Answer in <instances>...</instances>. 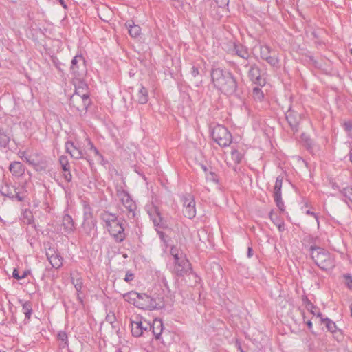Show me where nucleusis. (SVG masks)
<instances>
[{
  "instance_id": "nucleus-12",
  "label": "nucleus",
  "mask_w": 352,
  "mask_h": 352,
  "mask_svg": "<svg viewBox=\"0 0 352 352\" xmlns=\"http://www.w3.org/2000/svg\"><path fill=\"white\" fill-rule=\"evenodd\" d=\"M70 70L72 75L76 79H80L82 77L86 69L85 59L81 54H77L72 58Z\"/></svg>"
},
{
  "instance_id": "nucleus-29",
  "label": "nucleus",
  "mask_w": 352,
  "mask_h": 352,
  "mask_svg": "<svg viewBox=\"0 0 352 352\" xmlns=\"http://www.w3.org/2000/svg\"><path fill=\"white\" fill-rule=\"evenodd\" d=\"M273 52L272 49L267 44L261 45L260 46V56L262 59L269 56Z\"/></svg>"
},
{
  "instance_id": "nucleus-62",
  "label": "nucleus",
  "mask_w": 352,
  "mask_h": 352,
  "mask_svg": "<svg viewBox=\"0 0 352 352\" xmlns=\"http://www.w3.org/2000/svg\"><path fill=\"white\" fill-rule=\"evenodd\" d=\"M349 159H350L351 162L352 163V148H351L350 152H349Z\"/></svg>"
},
{
  "instance_id": "nucleus-10",
  "label": "nucleus",
  "mask_w": 352,
  "mask_h": 352,
  "mask_svg": "<svg viewBox=\"0 0 352 352\" xmlns=\"http://www.w3.org/2000/svg\"><path fill=\"white\" fill-rule=\"evenodd\" d=\"M181 201L183 206L184 215L189 219H192L195 217L196 208L194 196L191 194L182 195L181 196Z\"/></svg>"
},
{
  "instance_id": "nucleus-24",
  "label": "nucleus",
  "mask_w": 352,
  "mask_h": 352,
  "mask_svg": "<svg viewBox=\"0 0 352 352\" xmlns=\"http://www.w3.org/2000/svg\"><path fill=\"white\" fill-rule=\"evenodd\" d=\"M9 170L14 176L20 177L23 174L25 168L20 162H14L10 164Z\"/></svg>"
},
{
  "instance_id": "nucleus-45",
  "label": "nucleus",
  "mask_w": 352,
  "mask_h": 352,
  "mask_svg": "<svg viewBox=\"0 0 352 352\" xmlns=\"http://www.w3.org/2000/svg\"><path fill=\"white\" fill-rule=\"evenodd\" d=\"M6 196H8L12 199H16L17 201H21L23 200V197H21L19 193L15 192V195H13L12 193H7V194H4Z\"/></svg>"
},
{
  "instance_id": "nucleus-4",
  "label": "nucleus",
  "mask_w": 352,
  "mask_h": 352,
  "mask_svg": "<svg viewBox=\"0 0 352 352\" xmlns=\"http://www.w3.org/2000/svg\"><path fill=\"white\" fill-rule=\"evenodd\" d=\"M83 207L82 222L80 232L92 239L98 236L97 220L94 217L93 210L86 201H82Z\"/></svg>"
},
{
  "instance_id": "nucleus-20",
  "label": "nucleus",
  "mask_w": 352,
  "mask_h": 352,
  "mask_svg": "<svg viewBox=\"0 0 352 352\" xmlns=\"http://www.w3.org/2000/svg\"><path fill=\"white\" fill-rule=\"evenodd\" d=\"M148 215L150 217L151 220H152L154 226L156 228H162L163 227V221L161 217L160 213L159 212L157 208L155 207L151 208L148 211Z\"/></svg>"
},
{
  "instance_id": "nucleus-52",
  "label": "nucleus",
  "mask_w": 352,
  "mask_h": 352,
  "mask_svg": "<svg viewBox=\"0 0 352 352\" xmlns=\"http://www.w3.org/2000/svg\"><path fill=\"white\" fill-rule=\"evenodd\" d=\"M74 287L78 292H81L82 288V282L80 280L78 279L76 280V283L74 284Z\"/></svg>"
},
{
  "instance_id": "nucleus-55",
  "label": "nucleus",
  "mask_w": 352,
  "mask_h": 352,
  "mask_svg": "<svg viewBox=\"0 0 352 352\" xmlns=\"http://www.w3.org/2000/svg\"><path fill=\"white\" fill-rule=\"evenodd\" d=\"M278 228V230L280 232H283L285 230V225L283 221H281L277 226H276Z\"/></svg>"
},
{
  "instance_id": "nucleus-63",
  "label": "nucleus",
  "mask_w": 352,
  "mask_h": 352,
  "mask_svg": "<svg viewBox=\"0 0 352 352\" xmlns=\"http://www.w3.org/2000/svg\"><path fill=\"white\" fill-rule=\"evenodd\" d=\"M345 126H346V129L347 130H349V129H351V125H350V124H345Z\"/></svg>"
},
{
  "instance_id": "nucleus-35",
  "label": "nucleus",
  "mask_w": 352,
  "mask_h": 352,
  "mask_svg": "<svg viewBox=\"0 0 352 352\" xmlns=\"http://www.w3.org/2000/svg\"><path fill=\"white\" fill-rule=\"evenodd\" d=\"M232 160L236 164L241 163L243 159V154L236 149H232L231 152Z\"/></svg>"
},
{
  "instance_id": "nucleus-60",
  "label": "nucleus",
  "mask_w": 352,
  "mask_h": 352,
  "mask_svg": "<svg viewBox=\"0 0 352 352\" xmlns=\"http://www.w3.org/2000/svg\"><path fill=\"white\" fill-rule=\"evenodd\" d=\"M252 255H253L252 248L251 247H248L247 256L248 258H251L252 256Z\"/></svg>"
},
{
  "instance_id": "nucleus-40",
  "label": "nucleus",
  "mask_w": 352,
  "mask_h": 352,
  "mask_svg": "<svg viewBox=\"0 0 352 352\" xmlns=\"http://www.w3.org/2000/svg\"><path fill=\"white\" fill-rule=\"evenodd\" d=\"M269 217L270 220L274 223L275 226H277L281 221H283L279 216L272 210L269 213Z\"/></svg>"
},
{
  "instance_id": "nucleus-58",
  "label": "nucleus",
  "mask_w": 352,
  "mask_h": 352,
  "mask_svg": "<svg viewBox=\"0 0 352 352\" xmlns=\"http://www.w3.org/2000/svg\"><path fill=\"white\" fill-rule=\"evenodd\" d=\"M53 61H54V63L55 66L56 67V68L58 70H60L61 63L58 59H54Z\"/></svg>"
},
{
  "instance_id": "nucleus-54",
  "label": "nucleus",
  "mask_w": 352,
  "mask_h": 352,
  "mask_svg": "<svg viewBox=\"0 0 352 352\" xmlns=\"http://www.w3.org/2000/svg\"><path fill=\"white\" fill-rule=\"evenodd\" d=\"M134 278V274L131 272H127L124 277V280L126 282L131 281Z\"/></svg>"
},
{
  "instance_id": "nucleus-36",
  "label": "nucleus",
  "mask_w": 352,
  "mask_h": 352,
  "mask_svg": "<svg viewBox=\"0 0 352 352\" xmlns=\"http://www.w3.org/2000/svg\"><path fill=\"white\" fill-rule=\"evenodd\" d=\"M160 281L162 283V286L164 287V289H162V293H163L162 296H164V295L170 293V289H169L168 281L164 276H160Z\"/></svg>"
},
{
  "instance_id": "nucleus-48",
  "label": "nucleus",
  "mask_w": 352,
  "mask_h": 352,
  "mask_svg": "<svg viewBox=\"0 0 352 352\" xmlns=\"http://www.w3.org/2000/svg\"><path fill=\"white\" fill-rule=\"evenodd\" d=\"M63 178L67 182H70L72 179V175L71 174L70 168L69 169V170H63Z\"/></svg>"
},
{
  "instance_id": "nucleus-31",
  "label": "nucleus",
  "mask_w": 352,
  "mask_h": 352,
  "mask_svg": "<svg viewBox=\"0 0 352 352\" xmlns=\"http://www.w3.org/2000/svg\"><path fill=\"white\" fill-rule=\"evenodd\" d=\"M58 162L63 170H69L70 165L67 156L60 155L59 157Z\"/></svg>"
},
{
  "instance_id": "nucleus-19",
  "label": "nucleus",
  "mask_w": 352,
  "mask_h": 352,
  "mask_svg": "<svg viewBox=\"0 0 352 352\" xmlns=\"http://www.w3.org/2000/svg\"><path fill=\"white\" fill-rule=\"evenodd\" d=\"M164 325L162 319L155 318L151 323V332L156 340H160L163 332Z\"/></svg>"
},
{
  "instance_id": "nucleus-49",
  "label": "nucleus",
  "mask_w": 352,
  "mask_h": 352,
  "mask_svg": "<svg viewBox=\"0 0 352 352\" xmlns=\"http://www.w3.org/2000/svg\"><path fill=\"white\" fill-rule=\"evenodd\" d=\"M36 171L45 170V166H43L35 161V165H32Z\"/></svg>"
},
{
  "instance_id": "nucleus-33",
  "label": "nucleus",
  "mask_w": 352,
  "mask_h": 352,
  "mask_svg": "<svg viewBox=\"0 0 352 352\" xmlns=\"http://www.w3.org/2000/svg\"><path fill=\"white\" fill-rule=\"evenodd\" d=\"M10 142L9 135L0 130V147H6Z\"/></svg>"
},
{
  "instance_id": "nucleus-38",
  "label": "nucleus",
  "mask_w": 352,
  "mask_h": 352,
  "mask_svg": "<svg viewBox=\"0 0 352 352\" xmlns=\"http://www.w3.org/2000/svg\"><path fill=\"white\" fill-rule=\"evenodd\" d=\"M30 273V271H23L21 274L19 273L17 269H14L12 272V276L16 280H21L27 276Z\"/></svg>"
},
{
  "instance_id": "nucleus-39",
  "label": "nucleus",
  "mask_w": 352,
  "mask_h": 352,
  "mask_svg": "<svg viewBox=\"0 0 352 352\" xmlns=\"http://www.w3.org/2000/svg\"><path fill=\"white\" fill-rule=\"evenodd\" d=\"M282 184H283V177L281 176H278L276 177L275 184L274 186V192H282Z\"/></svg>"
},
{
  "instance_id": "nucleus-23",
  "label": "nucleus",
  "mask_w": 352,
  "mask_h": 352,
  "mask_svg": "<svg viewBox=\"0 0 352 352\" xmlns=\"http://www.w3.org/2000/svg\"><path fill=\"white\" fill-rule=\"evenodd\" d=\"M233 52L243 59H248L250 56V53L248 48L240 43L234 42L233 43Z\"/></svg>"
},
{
  "instance_id": "nucleus-64",
  "label": "nucleus",
  "mask_w": 352,
  "mask_h": 352,
  "mask_svg": "<svg viewBox=\"0 0 352 352\" xmlns=\"http://www.w3.org/2000/svg\"><path fill=\"white\" fill-rule=\"evenodd\" d=\"M115 352H122L120 348H116Z\"/></svg>"
},
{
  "instance_id": "nucleus-15",
  "label": "nucleus",
  "mask_w": 352,
  "mask_h": 352,
  "mask_svg": "<svg viewBox=\"0 0 352 352\" xmlns=\"http://www.w3.org/2000/svg\"><path fill=\"white\" fill-rule=\"evenodd\" d=\"M248 77L254 84L261 87L266 84L265 79L261 75L260 68L256 64L250 65V69L248 71Z\"/></svg>"
},
{
  "instance_id": "nucleus-51",
  "label": "nucleus",
  "mask_w": 352,
  "mask_h": 352,
  "mask_svg": "<svg viewBox=\"0 0 352 352\" xmlns=\"http://www.w3.org/2000/svg\"><path fill=\"white\" fill-rule=\"evenodd\" d=\"M275 204L281 212H284L285 211V206L283 201H278Z\"/></svg>"
},
{
  "instance_id": "nucleus-59",
  "label": "nucleus",
  "mask_w": 352,
  "mask_h": 352,
  "mask_svg": "<svg viewBox=\"0 0 352 352\" xmlns=\"http://www.w3.org/2000/svg\"><path fill=\"white\" fill-rule=\"evenodd\" d=\"M56 1L59 2V3L63 6V8L65 10L67 9V5L65 3L64 0H56Z\"/></svg>"
},
{
  "instance_id": "nucleus-37",
  "label": "nucleus",
  "mask_w": 352,
  "mask_h": 352,
  "mask_svg": "<svg viewBox=\"0 0 352 352\" xmlns=\"http://www.w3.org/2000/svg\"><path fill=\"white\" fill-rule=\"evenodd\" d=\"M87 141L88 143V146H89V149L94 153V154L98 156L100 159H103V155L99 152L98 148L94 145L92 142L89 138H87Z\"/></svg>"
},
{
  "instance_id": "nucleus-42",
  "label": "nucleus",
  "mask_w": 352,
  "mask_h": 352,
  "mask_svg": "<svg viewBox=\"0 0 352 352\" xmlns=\"http://www.w3.org/2000/svg\"><path fill=\"white\" fill-rule=\"evenodd\" d=\"M105 320L107 322L113 324L116 320L115 314L113 312L108 313L106 316Z\"/></svg>"
},
{
  "instance_id": "nucleus-8",
  "label": "nucleus",
  "mask_w": 352,
  "mask_h": 352,
  "mask_svg": "<svg viewBox=\"0 0 352 352\" xmlns=\"http://www.w3.org/2000/svg\"><path fill=\"white\" fill-rule=\"evenodd\" d=\"M138 308L142 309H155L164 306V297L162 294L151 296L144 293H139Z\"/></svg>"
},
{
  "instance_id": "nucleus-34",
  "label": "nucleus",
  "mask_w": 352,
  "mask_h": 352,
  "mask_svg": "<svg viewBox=\"0 0 352 352\" xmlns=\"http://www.w3.org/2000/svg\"><path fill=\"white\" fill-rule=\"evenodd\" d=\"M341 193L345 197V201L348 200L352 204V188L349 186L344 188L341 190Z\"/></svg>"
},
{
  "instance_id": "nucleus-26",
  "label": "nucleus",
  "mask_w": 352,
  "mask_h": 352,
  "mask_svg": "<svg viewBox=\"0 0 352 352\" xmlns=\"http://www.w3.org/2000/svg\"><path fill=\"white\" fill-rule=\"evenodd\" d=\"M19 302L22 306V311L25 315V319L30 320L32 314V305L30 301H24L20 300Z\"/></svg>"
},
{
  "instance_id": "nucleus-47",
  "label": "nucleus",
  "mask_w": 352,
  "mask_h": 352,
  "mask_svg": "<svg viewBox=\"0 0 352 352\" xmlns=\"http://www.w3.org/2000/svg\"><path fill=\"white\" fill-rule=\"evenodd\" d=\"M344 278L346 281V285L349 288L352 289V276L349 274L344 275Z\"/></svg>"
},
{
  "instance_id": "nucleus-41",
  "label": "nucleus",
  "mask_w": 352,
  "mask_h": 352,
  "mask_svg": "<svg viewBox=\"0 0 352 352\" xmlns=\"http://www.w3.org/2000/svg\"><path fill=\"white\" fill-rule=\"evenodd\" d=\"M58 339L65 342V344H67L68 342V337L66 331H60L57 335Z\"/></svg>"
},
{
  "instance_id": "nucleus-56",
  "label": "nucleus",
  "mask_w": 352,
  "mask_h": 352,
  "mask_svg": "<svg viewBox=\"0 0 352 352\" xmlns=\"http://www.w3.org/2000/svg\"><path fill=\"white\" fill-rule=\"evenodd\" d=\"M199 69L195 66H192V70H191L192 76L193 77H196L199 75Z\"/></svg>"
},
{
  "instance_id": "nucleus-7",
  "label": "nucleus",
  "mask_w": 352,
  "mask_h": 352,
  "mask_svg": "<svg viewBox=\"0 0 352 352\" xmlns=\"http://www.w3.org/2000/svg\"><path fill=\"white\" fill-rule=\"evenodd\" d=\"M212 140L221 147H228L232 142V135L223 125L217 124L211 129Z\"/></svg>"
},
{
  "instance_id": "nucleus-27",
  "label": "nucleus",
  "mask_w": 352,
  "mask_h": 352,
  "mask_svg": "<svg viewBox=\"0 0 352 352\" xmlns=\"http://www.w3.org/2000/svg\"><path fill=\"white\" fill-rule=\"evenodd\" d=\"M148 100V94L147 89L142 85H140L138 92V101L141 104L147 103Z\"/></svg>"
},
{
  "instance_id": "nucleus-61",
  "label": "nucleus",
  "mask_w": 352,
  "mask_h": 352,
  "mask_svg": "<svg viewBox=\"0 0 352 352\" xmlns=\"http://www.w3.org/2000/svg\"><path fill=\"white\" fill-rule=\"evenodd\" d=\"M236 346H237V349L240 351V352H245V351L243 350V349H242V347H241V344H240L239 342H236Z\"/></svg>"
},
{
  "instance_id": "nucleus-11",
  "label": "nucleus",
  "mask_w": 352,
  "mask_h": 352,
  "mask_svg": "<svg viewBox=\"0 0 352 352\" xmlns=\"http://www.w3.org/2000/svg\"><path fill=\"white\" fill-rule=\"evenodd\" d=\"M192 271L191 265L184 254L180 256L175 255L173 272L177 276H183Z\"/></svg>"
},
{
  "instance_id": "nucleus-22",
  "label": "nucleus",
  "mask_w": 352,
  "mask_h": 352,
  "mask_svg": "<svg viewBox=\"0 0 352 352\" xmlns=\"http://www.w3.org/2000/svg\"><path fill=\"white\" fill-rule=\"evenodd\" d=\"M124 25L132 38H137L141 34V28L138 25L135 24L133 21H127Z\"/></svg>"
},
{
  "instance_id": "nucleus-13",
  "label": "nucleus",
  "mask_w": 352,
  "mask_h": 352,
  "mask_svg": "<svg viewBox=\"0 0 352 352\" xmlns=\"http://www.w3.org/2000/svg\"><path fill=\"white\" fill-rule=\"evenodd\" d=\"M46 257L53 268L59 269L63 266V258L57 250L50 248L46 252Z\"/></svg>"
},
{
  "instance_id": "nucleus-1",
  "label": "nucleus",
  "mask_w": 352,
  "mask_h": 352,
  "mask_svg": "<svg viewBox=\"0 0 352 352\" xmlns=\"http://www.w3.org/2000/svg\"><path fill=\"white\" fill-rule=\"evenodd\" d=\"M210 76L214 87L221 93L233 95L236 92L238 85L236 78L228 70L212 67Z\"/></svg>"
},
{
  "instance_id": "nucleus-18",
  "label": "nucleus",
  "mask_w": 352,
  "mask_h": 352,
  "mask_svg": "<svg viewBox=\"0 0 352 352\" xmlns=\"http://www.w3.org/2000/svg\"><path fill=\"white\" fill-rule=\"evenodd\" d=\"M320 323L325 325L328 331L331 332L334 337L342 336V331L338 328L336 322L328 317H324L323 315L320 318Z\"/></svg>"
},
{
  "instance_id": "nucleus-46",
  "label": "nucleus",
  "mask_w": 352,
  "mask_h": 352,
  "mask_svg": "<svg viewBox=\"0 0 352 352\" xmlns=\"http://www.w3.org/2000/svg\"><path fill=\"white\" fill-rule=\"evenodd\" d=\"M305 214H307V215H310V216L314 217L315 218L316 222H317L318 227H319V225H320L319 217H318V214L317 213H316L314 212H312L310 210H307L305 211Z\"/></svg>"
},
{
  "instance_id": "nucleus-43",
  "label": "nucleus",
  "mask_w": 352,
  "mask_h": 352,
  "mask_svg": "<svg viewBox=\"0 0 352 352\" xmlns=\"http://www.w3.org/2000/svg\"><path fill=\"white\" fill-rule=\"evenodd\" d=\"M214 1L220 8H226L228 7L229 0H214Z\"/></svg>"
},
{
  "instance_id": "nucleus-28",
  "label": "nucleus",
  "mask_w": 352,
  "mask_h": 352,
  "mask_svg": "<svg viewBox=\"0 0 352 352\" xmlns=\"http://www.w3.org/2000/svg\"><path fill=\"white\" fill-rule=\"evenodd\" d=\"M19 156L23 160H24L26 163L30 165H35V160L32 155H30L27 153V151H20L19 153Z\"/></svg>"
},
{
  "instance_id": "nucleus-50",
  "label": "nucleus",
  "mask_w": 352,
  "mask_h": 352,
  "mask_svg": "<svg viewBox=\"0 0 352 352\" xmlns=\"http://www.w3.org/2000/svg\"><path fill=\"white\" fill-rule=\"evenodd\" d=\"M302 316H303V321L306 323V324L307 325V327L311 331V332L312 333H314V332L312 331V329H313L312 322L310 320H306V317L304 314H302Z\"/></svg>"
},
{
  "instance_id": "nucleus-44",
  "label": "nucleus",
  "mask_w": 352,
  "mask_h": 352,
  "mask_svg": "<svg viewBox=\"0 0 352 352\" xmlns=\"http://www.w3.org/2000/svg\"><path fill=\"white\" fill-rule=\"evenodd\" d=\"M170 254L173 256V258L175 259V255L177 254V256L179 257L180 256H182L183 254V252H182L181 251H179L178 249H177L175 247H172L171 249H170Z\"/></svg>"
},
{
  "instance_id": "nucleus-30",
  "label": "nucleus",
  "mask_w": 352,
  "mask_h": 352,
  "mask_svg": "<svg viewBox=\"0 0 352 352\" xmlns=\"http://www.w3.org/2000/svg\"><path fill=\"white\" fill-rule=\"evenodd\" d=\"M252 96L256 101H262L264 98V94L261 88L256 87L252 89Z\"/></svg>"
},
{
  "instance_id": "nucleus-25",
  "label": "nucleus",
  "mask_w": 352,
  "mask_h": 352,
  "mask_svg": "<svg viewBox=\"0 0 352 352\" xmlns=\"http://www.w3.org/2000/svg\"><path fill=\"white\" fill-rule=\"evenodd\" d=\"M123 298L125 301L128 302L130 304L133 305L136 307L138 306V298H139V293L135 291H131L128 293H126L123 295Z\"/></svg>"
},
{
  "instance_id": "nucleus-57",
  "label": "nucleus",
  "mask_w": 352,
  "mask_h": 352,
  "mask_svg": "<svg viewBox=\"0 0 352 352\" xmlns=\"http://www.w3.org/2000/svg\"><path fill=\"white\" fill-rule=\"evenodd\" d=\"M306 144H307V148L309 150H311L312 149V147H313V142L311 139L308 138L306 140Z\"/></svg>"
},
{
  "instance_id": "nucleus-16",
  "label": "nucleus",
  "mask_w": 352,
  "mask_h": 352,
  "mask_svg": "<svg viewBox=\"0 0 352 352\" xmlns=\"http://www.w3.org/2000/svg\"><path fill=\"white\" fill-rule=\"evenodd\" d=\"M285 118L294 131H297L300 120V115L292 109L291 107L285 113Z\"/></svg>"
},
{
  "instance_id": "nucleus-17",
  "label": "nucleus",
  "mask_w": 352,
  "mask_h": 352,
  "mask_svg": "<svg viewBox=\"0 0 352 352\" xmlns=\"http://www.w3.org/2000/svg\"><path fill=\"white\" fill-rule=\"evenodd\" d=\"M76 223L72 216L65 214L62 219L61 226L63 229L65 235L73 234L76 230Z\"/></svg>"
},
{
  "instance_id": "nucleus-9",
  "label": "nucleus",
  "mask_w": 352,
  "mask_h": 352,
  "mask_svg": "<svg viewBox=\"0 0 352 352\" xmlns=\"http://www.w3.org/2000/svg\"><path fill=\"white\" fill-rule=\"evenodd\" d=\"M130 325L131 334L134 337L145 336L151 333V322L142 317L137 316L131 318Z\"/></svg>"
},
{
  "instance_id": "nucleus-3",
  "label": "nucleus",
  "mask_w": 352,
  "mask_h": 352,
  "mask_svg": "<svg viewBox=\"0 0 352 352\" xmlns=\"http://www.w3.org/2000/svg\"><path fill=\"white\" fill-rule=\"evenodd\" d=\"M310 255L315 264L322 271L333 270L336 266V260L333 254L324 248L311 245Z\"/></svg>"
},
{
  "instance_id": "nucleus-2",
  "label": "nucleus",
  "mask_w": 352,
  "mask_h": 352,
  "mask_svg": "<svg viewBox=\"0 0 352 352\" xmlns=\"http://www.w3.org/2000/svg\"><path fill=\"white\" fill-rule=\"evenodd\" d=\"M100 217L104 223V228L108 230L116 243H121L125 239L124 228L116 213L104 210L100 213Z\"/></svg>"
},
{
  "instance_id": "nucleus-14",
  "label": "nucleus",
  "mask_w": 352,
  "mask_h": 352,
  "mask_svg": "<svg viewBox=\"0 0 352 352\" xmlns=\"http://www.w3.org/2000/svg\"><path fill=\"white\" fill-rule=\"evenodd\" d=\"M65 150L66 152L69 153L72 158L76 160L85 159L90 164H92L91 160L85 157L82 150L80 147H78L73 142H66Z\"/></svg>"
},
{
  "instance_id": "nucleus-53",
  "label": "nucleus",
  "mask_w": 352,
  "mask_h": 352,
  "mask_svg": "<svg viewBox=\"0 0 352 352\" xmlns=\"http://www.w3.org/2000/svg\"><path fill=\"white\" fill-rule=\"evenodd\" d=\"M273 195L275 203L283 201L282 192H273Z\"/></svg>"
},
{
  "instance_id": "nucleus-32",
  "label": "nucleus",
  "mask_w": 352,
  "mask_h": 352,
  "mask_svg": "<svg viewBox=\"0 0 352 352\" xmlns=\"http://www.w3.org/2000/svg\"><path fill=\"white\" fill-rule=\"evenodd\" d=\"M264 60L272 67H278L280 62L279 58L277 56L271 54L265 57Z\"/></svg>"
},
{
  "instance_id": "nucleus-21",
  "label": "nucleus",
  "mask_w": 352,
  "mask_h": 352,
  "mask_svg": "<svg viewBox=\"0 0 352 352\" xmlns=\"http://www.w3.org/2000/svg\"><path fill=\"white\" fill-rule=\"evenodd\" d=\"M302 300L305 308L309 311H310L311 314L320 318V317L322 316V314L320 312L318 307L314 305L306 296H302Z\"/></svg>"
},
{
  "instance_id": "nucleus-5",
  "label": "nucleus",
  "mask_w": 352,
  "mask_h": 352,
  "mask_svg": "<svg viewBox=\"0 0 352 352\" xmlns=\"http://www.w3.org/2000/svg\"><path fill=\"white\" fill-rule=\"evenodd\" d=\"M78 80L79 85L75 87L74 93L69 99V104L77 111H80V109L87 110L90 104L88 87L81 78Z\"/></svg>"
},
{
  "instance_id": "nucleus-6",
  "label": "nucleus",
  "mask_w": 352,
  "mask_h": 352,
  "mask_svg": "<svg viewBox=\"0 0 352 352\" xmlns=\"http://www.w3.org/2000/svg\"><path fill=\"white\" fill-rule=\"evenodd\" d=\"M116 195L127 211V217L129 219H135L137 215V206L135 201L131 197L125 188V184H122L116 186Z\"/></svg>"
}]
</instances>
